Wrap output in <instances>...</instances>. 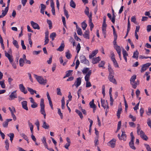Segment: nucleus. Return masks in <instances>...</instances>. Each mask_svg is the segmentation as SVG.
I'll list each match as a JSON object with an SVG mask.
<instances>
[{
  "label": "nucleus",
  "mask_w": 151,
  "mask_h": 151,
  "mask_svg": "<svg viewBox=\"0 0 151 151\" xmlns=\"http://www.w3.org/2000/svg\"><path fill=\"white\" fill-rule=\"evenodd\" d=\"M40 105V113L42 114L43 115L44 118L45 119L46 114L45 109V106L44 104V100L43 99H41Z\"/></svg>",
  "instance_id": "obj_1"
},
{
  "label": "nucleus",
  "mask_w": 151,
  "mask_h": 151,
  "mask_svg": "<svg viewBox=\"0 0 151 151\" xmlns=\"http://www.w3.org/2000/svg\"><path fill=\"white\" fill-rule=\"evenodd\" d=\"M16 92V91H13L11 93L10 95L9 96V97L10 98V99H9V100H12L14 99V98H17V97Z\"/></svg>",
  "instance_id": "obj_8"
},
{
  "label": "nucleus",
  "mask_w": 151,
  "mask_h": 151,
  "mask_svg": "<svg viewBox=\"0 0 151 151\" xmlns=\"http://www.w3.org/2000/svg\"><path fill=\"white\" fill-rule=\"evenodd\" d=\"M81 46L80 43H78L77 46V47H76V50H77V53H78L79 52V51H80V49H81Z\"/></svg>",
  "instance_id": "obj_54"
},
{
  "label": "nucleus",
  "mask_w": 151,
  "mask_h": 151,
  "mask_svg": "<svg viewBox=\"0 0 151 151\" xmlns=\"http://www.w3.org/2000/svg\"><path fill=\"white\" fill-rule=\"evenodd\" d=\"M58 113L60 116L61 119H62L63 117V114L61 112L60 109H58Z\"/></svg>",
  "instance_id": "obj_52"
},
{
  "label": "nucleus",
  "mask_w": 151,
  "mask_h": 151,
  "mask_svg": "<svg viewBox=\"0 0 151 151\" xmlns=\"http://www.w3.org/2000/svg\"><path fill=\"white\" fill-rule=\"evenodd\" d=\"M122 52L124 58L125 59L126 62H127V57L128 56V54L126 51L124 49L123 50Z\"/></svg>",
  "instance_id": "obj_20"
},
{
  "label": "nucleus",
  "mask_w": 151,
  "mask_h": 151,
  "mask_svg": "<svg viewBox=\"0 0 151 151\" xmlns=\"http://www.w3.org/2000/svg\"><path fill=\"white\" fill-rule=\"evenodd\" d=\"M121 121H119L118 122V126H117V130L116 131V132H117L120 129L121 127Z\"/></svg>",
  "instance_id": "obj_51"
},
{
  "label": "nucleus",
  "mask_w": 151,
  "mask_h": 151,
  "mask_svg": "<svg viewBox=\"0 0 151 151\" xmlns=\"http://www.w3.org/2000/svg\"><path fill=\"white\" fill-rule=\"evenodd\" d=\"M13 44L17 49H18L19 46L18 44L17 41L16 40H14L13 42Z\"/></svg>",
  "instance_id": "obj_36"
},
{
  "label": "nucleus",
  "mask_w": 151,
  "mask_h": 151,
  "mask_svg": "<svg viewBox=\"0 0 151 151\" xmlns=\"http://www.w3.org/2000/svg\"><path fill=\"white\" fill-rule=\"evenodd\" d=\"M141 138L145 141H147L148 139V137L145 134L141 137Z\"/></svg>",
  "instance_id": "obj_59"
},
{
  "label": "nucleus",
  "mask_w": 151,
  "mask_h": 151,
  "mask_svg": "<svg viewBox=\"0 0 151 151\" xmlns=\"http://www.w3.org/2000/svg\"><path fill=\"white\" fill-rule=\"evenodd\" d=\"M151 65V63H147L143 65L141 69V73L145 71Z\"/></svg>",
  "instance_id": "obj_3"
},
{
  "label": "nucleus",
  "mask_w": 151,
  "mask_h": 151,
  "mask_svg": "<svg viewBox=\"0 0 151 151\" xmlns=\"http://www.w3.org/2000/svg\"><path fill=\"white\" fill-rule=\"evenodd\" d=\"M21 136L26 141H28V138L27 136L24 133H22L21 134Z\"/></svg>",
  "instance_id": "obj_46"
},
{
  "label": "nucleus",
  "mask_w": 151,
  "mask_h": 151,
  "mask_svg": "<svg viewBox=\"0 0 151 151\" xmlns=\"http://www.w3.org/2000/svg\"><path fill=\"white\" fill-rule=\"evenodd\" d=\"M80 61L81 63H84L86 64H88L89 63V61L87 60L85 57V56L84 55H82L80 57Z\"/></svg>",
  "instance_id": "obj_4"
},
{
  "label": "nucleus",
  "mask_w": 151,
  "mask_h": 151,
  "mask_svg": "<svg viewBox=\"0 0 151 151\" xmlns=\"http://www.w3.org/2000/svg\"><path fill=\"white\" fill-rule=\"evenodd\" d=\"M76 28L77 32L78 35H82V31L81 29L79 27H76Z\"/></svg>",
  "instance_id": "obj_28"
},
{
  "label": "nucleus",
  "mask_w": 151,
  "mask_h": 151,
  "mask_svg": "<svg viewBox=\"0 0 151 151\" xmlns=\"http://www.w3.org/2000/svg\"><path fill=\"white\" fill-rule=\"evenodd\" d=\"M73 72V70H69L68 71H67L66 72V75L63 77V78H65L67 77H68L70 76L71 75V73Z\"/></svg>",
  "instance_id": "obj_32"
},
{
  "label": "nucleus",
  "mask_w": 151,
  "mask_h": 151,
  "mask_svg": "<svg viewBox=\"0 0 151 151\" xmlns=\"http://www.w3.org/2000/svg\"><path fill=\"white\" fill-rule=\"evenodd\" d=\"M90 70L89 68H83L82 70V73L83 74H86Z\"/></svg>",
  "instance_id": "obj_44"
},
{
  "label": "nucleus",
  "mask_w": 151,
  "mask_h": 151,
  "mask_svg": "<svg viewBox=\"0 0 151 151\" xmlns=\"http://www.w3.org/2000/svg\"><path fill=\"white\" fill-rule=\"evenodd\" d=\"M90 107L91 108H96V106L94 103V100L93 99L89 103Z\"/></svg>",
  "instance_id": "obj_29"
},
{
  "label": "nucleus",
  "mask_w": 151,
  "mask_h": 151,
  "mask_svg": "<svg viewBox=\"0 0 151 151\" xmlns=\"http://www.w3.org/2000/svg\"><path fill=\"white\" fill-rule=\"evenodd\" d=\"M108 70L109 72V75H114V72L111 67L110 66H108Z\"/></svg>",
  "instance_id": "obj_34"
},
{
  "label": "nucleus",
  "mask_w": 151,
  "mask_h": 151,
  "mask_svg": "<svg viewBox=\"0 0 151 151\" xmlns=\"http://www.w3.org/2000/svg\"><path fill=\"white\" fill-rule=\"evenodd\" d=\"M129 145L130 147L132 149L135 150L136 148L134 146V142H129Z\"/></svg>",
  "instance_id": "obj_45"
},
{
  "label": "nucleus",
  "mask_w": 151,
  "mask_h": 151,
  "mask_svg": "<svg viewBox=\"0 0 151 151\" xmlns=\"http://www.w3.org/2000/svg\"><path fill=\"white\" fill-rule=\"evenodd\" d=\"M19 88L20 91L23 92L24 94H26L27 92L26 90H25V88L23 84H20L19 85Z\"/></svg>",
  "instance_id": "obj_13"
},
{
  "label": "nucleus",
  "mask_w": 151,
  "mask_h": 151,
  "mask_svg": "<svg viewBox=\"0 0 151 151\" xmlns=\"http://www.w3.org/2000/svg\"><path fill=\"white\" fill-rule=\"evenodd\" d=\"M144 109L142 108H141L140 110V116L141 117H142L143 116V114L144 113Z\"/></svg>",
  "instance_id": "obj_61"
},
{
  "label": "nucleus",
  "mask_w": 151,
  "mask_h": 151,
  "mask_svg": "<svg viewBox=\"0 0 151 151\" xmlns=\"http://www.w3.org/2000/svg\"><path fill=\"white\" fill-rule=\"evenodd\" d=\"M30 23L34 29H40V27L37 23L33 21H31Z\"/></svg>",
  "instance_id": "obj_7"
},
{
  "label": "nucleus",
  "mask_w": 151,
  "mask_h": 151,
  "mask_svg": "<svg viewBox=\"0 0 151 151\" xmlns=\"http://www.w3.org/2000/svg\"><path fill=\"white\" fill-rule=\"evenodd\" d=\"M145 145L147 151H151V148L149 145L145 144Z\"/></svg>",
  "instance_id": "obj_62"
},
{
  "label": "nucleus",
  "mask_w": 151,
  "mask_h": 151,
  "mask_svg": "<svg viewBox=\"0 0 151 151\" xmlns=\"http://www.w3.org/2000/svg\"><path fill=\"white\" fill-rule=\"evenodd\" d=\"M108 78L110 82L115 84H117L116 81L115 79L114 78L113 75H109Z\"/></svg>",
  "instance_id": "obj_6"
},
{
  "label": "nucleus",
  "mask_w": 151,
  "mask_h": 151,
  "mask_svg": "<svg viewBox=\"0 0 151 151\" xmlns=\"http://www.w3.org/2000/svg\"><path fill=\"white\" fill-rule=\"evenodd\" d=\"M66 57L68 59H69L71 58V55L70 53L69 50H68L67 52H65Z\"/></svg>",
  "instance_id": "obj_37"
},
{
  "label": "nucleus",
  "mask_w": 151,
  "mask_h": 151,
  "mask_svg": "<svg viewBox=\"0 0 151 151\" xmlns=\"http://www.w3.org/2000/svg\"><path fill=\"white\" fill-rule=\"evenodd\" d=\"M132 85V87L134 88H136L137 87V85H139V82L138 81L137 82L134 81V83H131Z\"/></svg>",
  "instance_id": "obj_43"
},
{
  "label": "nucleus",
  "mask_w": 151,
  "mask_h": 151,
  "mask_svg": "<svg viewBox=\"0 0 151 151\" xmlns=\"http://www.w3.org/2000/svg\"><path fill=\"white\" fill-rule=\"evenodd\" d=\"M83 36L85 38L89 39V31L88 30H86L84 32Z\"/></svg>",
  "instance_id": "obj_18"
},
{
  "label": "nucleus",
  "mask_w": 151,
  "mask_h": 151,
  "mask_svg": "<svg viewBox=\"0 0 151 151\" xmlns=\"http://www.w3.org/2000/svg\"><path fill=\"white\" fill-rule=\"evenodd\" d=\"M147 124L151 128V121L150 120V119L149 118H148L147 119Z\"/></svg>",
  "instance_id": "obj_63"
},
{
  "label": "nucleus",
  "mask_w": 151,
  "mask_h": 151,
  "mask_svg": "<svg viewBox=\"0 0 151 151\" xmlns=\"http://www.w3.org/2000/svg\"><path fill=\"white\" fill-rule=\"evenodd\" d=\"M9 109L11 111V114H14V112L15 113L16 112L15 109L13 106H12V107H9Z\"/></svg>",
  "instance_id": "obj_35"
},
{
  "label": "nucleus",
  "mask_w": 151,
  "mask_h": 151,
  "mask_svg": "<svg viewBox=\"0 0 151 151\" xmlns=\"http://www.w3.org/2000/svg\"><path fill=\"white\" fill-rule=\"evenodd\" d=\"M124 103L125 106V110H127V108L128 107V106L127 104V102L126 101V100L125 97L124 96Z\"/></svg>",
  "instance_id": "obj_55"
},
{
  "label": "nucleus",
  "mask_w": 151,
  "mask_h": 151,
  "mask_svg": "<svg viewBox=\"0 0 151 151\" xmlns=\"http://www.w3.org/2000/svg\"><path fill=\"white\" fill-rule=\"evenodd\" d=\"M100 59L99 57H98L95 58H93L92 59V63L93 64L97 63L100 60Z\"/></svg>",
  "instance_id": "obj_21"
},
{
  "label": "nucleus",
  "mask_w": 151,
  "mask_h": 151,
  "mask_svg": "<svg viewBox=\"0 0 151 151\" xmlns=\"http://www.w3.org/2000/svg\"><path fill=\"white\" fill-rule=\"evenodd\" d=\"M76 112L78 115L81 119H82L83 118L82 113L79 110L76 109Z\"/></svg>",
  "instance_id": "obj_38"
},
{
  "label": "nucleus",
  "mask_w": 151,
  "mask_h": 151,
  "mask_svg": "<svg viewBox=\"0 0 151 151\" xmlns=\"http://www.w3.org/2000/svg\"><path fill=\"white\" fill-rule=\"evenodd\" d=\"M110 104L111 106H112L113 105V101H114V100L112 98V95H110Z\"/></svg>",
  "instance_id": "obj_58"
},
{
  "label": "nucleus",
  "mask_w": 151,
  "mask_h": 151,
  "mask_svg": "<svg viewBox=\"0 0 151 151\" xmlns=\"http://www.w3.org/2000/svg\"><path fill=\"white\" fill-rule=\"evenodd\" d=\"M92 14L91 13L89 14V15L88 17H89V23H92Z\"/></svg>",
  "instance_id": "obj_57"
},
{
  "label": "nucleus",
  "mask_w": 151,
  "mask_h": 151,
  "mask_svg": "<svg viewBox=\"0 0 151 151\" xmlns=\"http://www.w3.org/2000/svg\"><path fill=\"white\" fill-rule=\"evenodd\" d=\"M114 47L118 53H121V49L119 46L116 45V46H114Z\"/></svg>",
  "instance_id": "obj_26"
},
{
  "label": "nucleus",
  "mask_w": 151,
  "mask_h": 151,
  "mask_svg": "<svg viewBox=\"0 0 151 151\" xmlns=\"http://www.w3.org/2000/svg\"><path fill=\"white\" fill-rule=\"evenodd\" d=\"M56 34L55 32L52 33L50 35V37L51 38L52 40L53 41L54 39V38L56 36Z\"/></svg>",
  "instance_id": "obj_42"
},
{
  "label": "nucleus",
  "mask_w": 151,
  "mask_h": 151,
  "mask_svg": "<svg viewBox=\"0 0 151 151\" xmlns=\"http://www.w3.org/2000/svg\"><path fill=\"white\" fill-rule=\"evenodd\" d=\"M8 122H7L6 121H4L3 123V126L4 127H8Z\"/></svg>",
  "instance_id": "obj_56"
},
{
  "label": "nucleus",
  "mask_w": 151,
  "mask_h": 151,
  "mask_svg": "<svg viewBox=\"0 0 151 151\" xmlns=\"http://www.w3.org/2000/svg\"><path fill=\"white\" fill-rule=\"evenodd\" d=\"M85 14L88 16H89V8L87 6L86 7V9L85 10Z\"/></svg>",
  "instance_id": "obj_48"
},
{
  "label": "nucleus",
  "mask_w": 151,
  "mask_h": 151,
  "mask_svg": "<svg viewBox=\"0 0 151 151\" xmlns=\"http://www.w3.org/2000/svg\"><path fill=\"white\" fill-rule=\"evenodd\" d=\"M91 86V85L90 82L88 81H86V87L87 88Z\"/></svg>",
  "instance_id": "obj_60"
},
{
  "label": "nucleus",
  "mask_w": 151,
  "mask_h": 151,
  "mask_svg": "<svg viewBox=\"0 0 151 151\" xmlns=\"http://www.w3.org/2000/svg\"><path fill=\"white\" fill-rule=\"evenodd\" d=\"M36 76V79L38 82L40 84L45 85L47 82V80L46 79L44 80L43 78L40 76H38L35 75Z\"/></svg>",
  "instance_id": "obj_2"
},
{
  "label": "nucleus",
  "mask_w": 151,
  "mask_h": 151,
  "mask_svg": "<svg viewBox=\"0 0 151 151\" xmlns=\"http://www.w3.org/2000/svg\"><path fill=\"white\" fill-rule=\"evenodd\" d=\"M8 136L10 137V140L11 142L13 141L14 137V135L13 133H10L8 134Z\"/></svg>",
  "instance_id": "obj_40"
},
{
  "label": "nucleus",
  "mask_w": 151,
  "mask_h": 151,
  "mask_svg": "<svg viewBox=\"0 0 151 151\" xmlns=\"http://www.w3.org/2000/svg\"><path fill=\"white\" fill-rule=\"evenodd\" d=\"M105 64V62L104 61H102L99 64V68L102 67L104 68H105L104 67Z\"/></svg>",
  "instance_id": "obj_50"
},
{
  "label": "nucleus",
  "mask_w": 151,
  "mask_h": 151,
  "mask_svg": "<svg viewBox=\"0 0 151 151\" xmlns=\"http://www.w3.org/2000/svg\"><path fill=\"white\" fill-rule=\"evenodd\" d=\"M9 8L8 7L5 8V10L2 11V13L1 15H0V18H1L5 16L8 11Z\"/></svg>",
  "instance_id": "obj_14"
},
{
  "label": "nucleus",
  "mask_w": 151,
  "mask_h": 151,
  "mask_svg": "<svg viewBox=\"0 0 151 151\" xmlns=\"http://www.w3.org/2000/svg\"><path fill=\"white\" fill-rule=\"evenodd\" d=\"M42 127L44 129H48L50 127L49 126L47 123H46L45 121H43Z\"/></svg>",
  "instance_id": "obj_24"
},
{
  "label": "nucleus",
  "mask_w": 151,
  "mask_h": 151,
  "mask_svg": "<svg viewBox=\"0 0 151 151\" xmlns=\"http://www.w3.org/2000/svg\"><path fill=\"white\" fill-rule=\"evenodd\" d=\"M139 54L137 50H136L134 52L133 55L132 56V58L137 59L138 58Z\"/></svg>",
  "instance_id": "obj_23"
},
{
  "label": "nucleus",
  "mask_w": 151,
  "mask_h": 151,
  "mask_svg": "<svg viewBox=\"0 0 151 151\" xmlns=\"http://www.w3.org/2000/svg\"><path fill=\"white\" fill-rule=\"evenodd\" d=\"M70 6L73 8H75L76 4L73 1V0H71V1L70 2Z\"/></svg>",
  "instance_id": "obj_41"
},
{
  "label": "nucleus",
  "mask_w": 151,
  "mask_h": 151,
  "mask_svg": "<svg viewBox=\"0 0 151 151\" xmlns=\"http://www.w3.org/2000/svg\"><path fill=\"white\" fill-rule=\"evenodd\" d=\"M65 47V45L63 41L59 47L57 49V51L62 52L63 50Z\"/></svg>",
  "instance_id": "obj_15"
},
{
  "label": "nucleus",
  "mask_w": 151,
  "mask_h": 151,
  "mask_svg": "<svg viewBox=\"0 0 151 151\" xmlns=\"http://www.w3.org/2000/svg\"><path fill=\"white\" fill-rule=\"evenodd\" d=\"M122 111V108L121 107V106H119L118 109L117 111L116 116H117L118 118H119L120 117V114L121 113Z\"/></svg>",
  "instance_id": "obj_19"
},
{
  "label": "nucleus",
  "mask_w": 151,
  "mask_h": 151,
  "mask_svg": "<svg viewBox=\"0 0 151 151\" xmlns=\"http://www.w3.org/2000/svg\"><path fill=\"white\" fill-rule=\"evenodd\" d=\"M91 73V70H89L86 75L85 77V80L86 81H88L89 80L90 76Z\"/></svg>",
  "instance_id": "obj_17"
},
{
  "label": "nucleus",
  "mask_w": 151,
  "mask_h": 151,
  "mask_svg": "<svg viewBox=\"0 0 151 151\" xmlns=\"http://www.w3.org/2000/svg\"><path fill=\"white\" fill-rule=\"evenodd\" d=\"M118 137L120 140L125 141L126 140V136L124 132H122V133L121 137L120 136L119 134H118Z\"/></svg>",
  "instance_id": "obj_5"
},
{
  "label": "nucleus",
  "mask_w": 151,
  "mask_h": 151,
  "mask_svg": "<svg viewBox=\"0 0 151 151\" xmlns=\"http://www.w3.org/2000/svg\"><path fill=\"white\" fill-rule=\"evenodd\" d=\"M5 55L8 59L10 63H12L13 61V59L12 55H10L9 53L5 51Z\"/></svg>",
  "instance_id": "obj_9"
},
{
  "label": "nucleus",
  "mask_w": 151,
  "mask_h": 151,
  "mask_svg": "<svg viewBox=\"0 0 151 151\" xmlns=\"http://www.w3.org/2000/svg\"><path fill=\"white\" fill-rule=\"evenodd\" d=\"M136 76L135 75H133L130 79V83H134L135 80L136 79Z\"/></svg>",
  "instance_id": "obj_33"
},
{
  "label": "nucleus",
  "mask_w": 151,
  "mask_h": 151,
  "mask_svg": "<svg viewBox=\"0 0 151 151\" xmlns=\"http://www.w3.org/2000/svg\"><path fill=\"white\" fill-rule=\"evenodd\" d=\"M101 106L104 109H105L106 107H107V109L109 108L108 104L107 101H105L104 100L101 99Z\"/></svg>",
  "instance_id": "obj_11"
},
{
  "label": "nucleus",
  "mask_w": 151,
  "mask_h": 151,
  "mask_svg": "<svg viewBox=\"0 0 151 151\" xmlns=\"http://www.w3.org/2000/svg\"><path fill=\"white\" fill-rule=\"evenodd\" d=\"M137 125V134L138 135H140V136L141 137L144 134V133L141 130L139 125V124H138Z\"/></svg>",
  "instance_id": "obj_10"
},
{
  "label": "nucleus",
  "mask_w": 151,
  "mask_h": 151,
  "mask_svg": "<svg viewBox=\"0 0 151 151\" xmlns=\"http://www.w3.org/2000/svg\"><path fill=\"white\" fill-rule=\"evenodd\" d=\"M4 80H3V81H0V85L3 88H5V85L4 83Z\"/></svg>",
  "instance_id": "obj_49"
},
{
  "label": "nucleus",
  "mask_w": 151,
  "mask_h": 151,
  "mask_svg": "<svg viewBox=\"0 0 151 151\" xmlns=\"http://www.w3.org/2000/svg\"><path fill=\"white\" fill-rule=\"evenodd\" d=\"M22 104L23 109L27 111L28 110L27 106V102L26 101H24L22 102Z\"/></svg>",
  "instance_id": "obj_16"
},
{
  "label": "nucleus",
  "mask_w": 151,
  "mask_h": 151,
  "mask_svg": "<svg viewBox=\"0 0 151 151\" xmlns=\"http://www.w3.org/2000/svg\"><path fill=\"white\" fill-rule=\"evenodd\" d=\"M82 27L83 29L85 30L87 26V24L86 23V21H84L81 23Z\"/></svg>",
  "instance_id": "obj_31"
},
{
  "label": "nucleus",
  "mask_w": 151,
  "mask_h": 151,
  "mask_svg": "<svg viewBox=\"0 0 151 151\" xmlns=\"http://www.w3.org/2000/svg\"><path fill=\"white\" fill-rule=\"evenodd\" d=\"M81 79L80 77H79L76 79V80L75 82V85H76V88L81 85Z\"/></svg>",
  "instance_id": "obj_12"
},
{
  "label": "nucleus",
  "mask_w": 151,
  "mask_h": 151,
  "mask_svg": "<svg viewBox=\"0 0 151 151\" xmlns=\"http://www.w3.org/2000/svg\"><path fill=\"white\" fill-rule=\"evenodd\" d=\"M24 59L22 58H20L19 60V64L21 66H22L24 63Z\"/></svg>",
  "instance_id": "obj_47"
},
{
  "label": "nucleus",
  "mask_w": 151,
  "mask_h": 151,
  "mask_svg": "<svg viewBox=\"0 0 151 151\" xmlns=\"http://www.w3.org/2000/svg\"><path fill=\"white\" fill-rule=\"evenodd\" d=\"M147 30L148 32H150L151 30V25H148L147 26Z\"/></svg>",
  "instance_id": "obj_64"
},
{
  "label": "nucleus",
  "mask_w": 151,
  "mask_h": 151,
  "mask_svg": "<svg viewBox=\"0 0 151 151\" xmlns=\"http://www.w3.org/2000/svg\"><path fill=\"white\" fill-rule=\"evenodd\" d=\"M107 145L111 148H114L115 147V142H108Z\"/></svg>",
  "instance_id": "obj_39"
},
{
  "label": "nucleus",
  "mask_w": 151,
  "mask_h": 151,
  "mask_svg": "<svg viewBox=\"0 0 151 151\" xmlns=\"http://www.w3.org/2000/svg\"><path fill=\"white\" fill-rule=\"evenodd\" d=\"M56 90L57 95L60 96L62 95V93L61 92V90L60 88H57Z\"/></svg>",
  "instance_id": "obj_53"
},
{
  "label": "nucleus",
  "mask_w": 151,
  "mask_h": 151,
  "mask_svg": "<svg viewBox=\"0 0 151 151\" xmlns=\"http://www.w3.org/2000/svg\"><path fill=\"white\" fill-rule=\"evenodd\" d=\"M27 89L28 91L31 94L33 95L34 93L37 94V92L35 90H33L32 89L29 87H27Z\"/></svg>",
  "instance_id": "obj_25"
},
{
  "label": "nucleus",
  "mask_w": 151,
  "mask_h": 151,
  "mask_svg": "<svg viewBox=\"0 0 151 151\" xmlns=\"http://www.w3.org/2000/svg\"><path fill=\"white\" fill-rule=\"evenodd\" d=\"M111 60L114 63V66L116 68L119 67L118 64L117 63V61L116 60L115 58H113V59H111Z\"/></svg>",
  "instance_id": "obj_30"
},
{
  "label": "nucleus",
  "mask_w": 151,
  "mask_h": 151,
  "mask_svg": "<svg viewBox=\"0 0 151 151\" xmlns=\"http://www.w3.org/2000/svg\"><path fill=\"white\" fill-rule=\"evenodd\" d=\"M29 126L30 128V129L32 134L33 133V125L29 121L28 122Z\"/></svg>",
  "instance_id": "obj_27"
},
{
  "label": "nucleus",
  "mask_w": 151,
  "mask_h": 151,
  "mask_svg": "<svg viewBox=\"0 0 151 151\" xmlns=\"http://www.w3.org/2000/svg\"><path fill=\"white\" fill-rule=\"evenodd\" d=\"M98 50H95L92 52L91 54H90L89 56L90 58H91L94 57L98 52Z\"/></svg>",
  "instance_id": "obj_22"
}]
</instances>
